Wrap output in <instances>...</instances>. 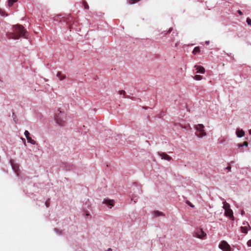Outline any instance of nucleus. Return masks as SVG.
<instances>
[{
  "mask_svg": "<svg viewBox=\"0 0 251 251\" xmlns=\"http://www.w3.org/2000/svg\"><path fill=\"white\" fill-rule=\"evenodd\" d=\"M13 28V32L7 35L9 39H18L20 37H23L26 32L25 29L21 25H15Z\"/></svg>",
  "mask_w": 251,
  "mask_h": 251,
  "instance_id": "1",
  "label": "nucleus"
},
{
  "mask_svg": "<svg viewBox=\"0 0 251 251\" xmlns=\"http://www.w3.org/2000/svg\"><path fill=\"white\" fill-rule=\"evenodd\" d=\"M195 128L196 130L195 134L197 136L202 138L206 135V133L204 130V126L202 124L196 125Z\"/></svg>",
  "mask_w": 251,
  "mask_h": 251,
  "instance_id": "2",
  "label": "nucleus"
},
{
  "mask_svg": "<svg viewBox=\"0 0 251 251\" xmlns=\"http://www.w3.org/2000/svg\"><path fill=\"white\" fill-rule=\"evenodd\" d=\"M61 112L60 110H58V113H55V120L56 123L59 126H64L65 124V121H64L61 116Z\"/></svg>",
  "mask_w": 251,
  "mask_h": 251,
  "instance_id": "3",
  "label": "nucleus"
},
{
  "mask_svg": "<svg viewBox=\"0 0 251 251\" xmlns=\"http://www.w3.org/2000/svg\"><path fill=\"white\" fill-rule=\"evenodd\" d=\"M219 247L223 251H231L229 245L225 241H222L219 244Z\"/></svg>",
  "mask_w": 251,
  "mask_h": 251,
  "instance_id": "4",
  "label": "nucleus"
},
{
  "mask_svg": "<svg viewBox=\"0 0 251 251\" xmlns=\"http://www.w3.org/2000/svg\"><path fill=\"white\" fill-rule=\"evenodd\" d=\"M195 234L196 237L200 239H203L206 236V234L203 231L201 228L197 229Z\"/></svg>",
  "mask_w": 251,
  "mask_h": 251,
  "instance_id": "5",
  "label": "nucleus"
},
{
  "mask_svg": "<svg viewBox=\"0 0 251 251\" xmlns=\"http://www.w3.org/2000/svg\"><path fill=\"white\" fill-rule=\"evenodd\" d=\"M159 155L161 156V159H164L168 161H170L172 157L164 152L159 153Z\"/></svg>",
  "mask_w": 251,
  "mask_h": 251,
  "instance_id": "6",
  "label": "nucleus"
},
{
  "mask_svg": "<svg viewBox=\"0 0 251 251\" xmlns=\"http://www.w3.org/2000/svg\"><path fill=\"white\" fill-rule=\"evenodd\" d=\"M195 68L197 70V73L204 74L205 72V69L202 66L195 65Z\"/></svg>",
  "mask_w": 251,
  "mask_h": 251,
  "instance_id": "7",
  "label": "nucleus"
},
{
  "mask_svg": "<svg viewBox=\"0 0 251 251\" xmlns=\"http://www.w3.org/2000/svg\"><path fill=\"white\" fill-rule=\"evenodd\" d=\"M225 215L226 216L229 217L231 219L233 220L234 217L233 212L231 209L228 210L227 209L226 211H225Z\"/></svg>",
  "mask_w": 251,
  "mask_h": 251,
  "instance_id": "8",
  "label": "nucleus"
},
{
  "mask_svg": "<svg viewBox=\"0 0 251 251\" xmlns=\"http://www.w3.org/2000/svg\"><path fill=\"white\" fill-rule=\"evenodd\" d=\"M103 202L106 204L111 206H113L114 201L112 200L109 199H104Z\"/></svg>",
  "mask_w": 251,
  "mask_h": 251,
  "instance_id": "9",
  "label": "nucleus"
},
{
  "mask_svg": "<svg viewBox=\"0 0 251 251\" xmlns=\"http://www.w3.org/2000/svg\"><path fill=\"white\" fill-rule=\"evenodd\" d=\"M236 133L237 136L238 137H242L245 134V132L242 129H241V130L237 129L236 132Z\"/></svg>",
  "mask_w": 251,
  "mask_h": 251,
  "instance_id": "10",
  "label": "nucleus"
},
{
  "mask_svg": "<svg viewBox=\"0 0 251 251\" xmlns=\"http://www.w3.org/2000/svg\"><path fill=\"white\" fill-rule=\"evenodd\" d=\"M56 76L59 78V79L60 80H62L66 78V75L64 74H62L60 72H57Z\"/></svg>",
  "mask_w": 251,
  "mask_h": 251,
  "instance_id": "11",
  "label": "nucleus"
},
{
  "mask_svg": "<svg viewBox=\"0 0 251 251\" xmlns=\"http://www.w3.org/2000/svg\"><path fill=\"white\" fill-rule=\"evenodd\" d=\"M223 208L225 209V211H226V210L230 209V205L229 203H227L226 202H224V205Z\"/></svg>",
  "mask_w": 251,
  "mask_h": 251,
  "instance_id": "12",
  "label": "nucleus"
},
{
  "mask_svg": "<svg viewBox=\"0 0 251 251\" xmlns=\"http://www.w3.org/2000/svg\"><path fill=\"white\" fill-rule=\"evenodd\" d=\"M241 231L243 233H247L248 231V226H241Z\"/></svg>",
  "mask_w": 251,
  "mask_h": 251,
  "instance_id": "13",
  "label": "nucleus"
},
{
  "mask_svg": "<svg viewBox=\"0 0 251 251\" xmlns=\"http://www.w3.org/2000/svg\"><path fill=\"white\" fill-rule=\"evenodd\" d=\"M200 52V49L199 47H196L193 51H192V53L193 54H196L197 53H199Z\"/></svg>",
  "mask_w": 251,
  "mask_h": 251,
  "instance_id": "14",
  "label": "nucleus"
},
{
  "mask_svg": "<svg viewBox=\"0 0 251 251\" xmlns=\"http://www.w3.org/2000/svg\"><path fill=\"white\" fill-rule=\"evenodd\" d=\"M27 142L32 145H35L36 144V141L33 140L30 137L26 138Z\"/></svg>",
  "mask_w": 251,
  "mask_h": 251,
  "instance_id": "15",
  "label": "nucleus"
},
{
  "mask_svg": "<svg viewBox=\"0 0 251 251\" xmlns=\"http://www.w3.org/2000/svg\"><path fill=\"white\" fill-rule=\"evenodd\" d=\"M154 214L155 216H164V214L163 212H160L158 211H155L154 212Z\"/></svg>",
  "mask_w": 251,
  "mask_h": 251,
  "instance_id": "16",
  "label": "nucleus"
},
{
  "mask_svg": "<svg viewBox=\"0 0 251 251\" xmlns=\"http://www.w3.org/2000/svg\"><path fill=\"white\" fill-rule=\"evenodd\" d=\"M140 0H127V2L130 4H133L139 2Z\"/></svg>",
  "mask_w": 251,
  "mask_h": 251,
  "instance_id": "17",
  "label": "nucleus"
},
{
  "mask_svg": "<svg viewBox=\"0 0 251 251\" xmlns=\"http://www.w3.org/2000/svg\"><path fill=\"white\" fill-rule=\"evenodd\" d=\"M118 93L120 95H123L124 96V98H129L128 96H125L126 92L124 90H120V91H119Z\"/></svg>",
  "mask_w": 251,
  "mask_h": 251,
  "instance_id": "18",
  "label": "nucleus"
},
{
  "mask_svg": "<svg viewBox=\"0 0 251 251\" xmlns=\"http://www.w3.org/2000/svg\"><path fill=\"white\" fill-rule=\"evenodd\" d=\"M18 0H9L8 1V6H12L13 4L17 1Z\"/></svg>",
  "mask_w": 251,
  "mask_h": 251,
  "instance_id": "19",
  "label": "nucleus"
},
{
  "mask_svg": "<svg viewBox=\"0 0 251 251\" xmlns=\"http://www.w3.org/2000/svg\"><path fill=\"white\" fill-rule=\"evenodd\" d=\"M82 3L84 6V9H89V5L87 4L86 1H85V0H83Z\"/></svg>",
  "mask_w": 251,
  "mask_h": 251,
  "instance_id": "20",
  "label": "nucleus"
},
{
  "mask_svg": "<svg viewBox=\"0 0 251 251\" xmlns=\"http://www.w3.org/2000/svg\"><path fill=\"white\" fill-rule=\"evenodd\" d=\"M248 146V142L247 141H245L243 142V144H239L238 145V146L240 148V147H242L243 146H246V147H247Z\"/></svg>",
  "mask_w": 251,
  "mask_h": 251,
  "instance_id": "21",
  "label": "nucleus"
},
{
  "mask_svg": "<svg viewBox=\"0 0 251 251\" xmlns=\"http://www.w3.org/2000/svg\"><path fill=\"white\" fill-rule=\"evenodd\" d=\"M194 78L197 80H200L202 79V76L201 75H197L194 77Z\"/></svg>",
  "mask_w": 251,
  "mask_h": 251,
  "instance_id": "22",
  "label": "nucleus"
},
{
  "mask_svg": "<svg viewBox=\"0 0 251 251\" xmlns=\"http://www.w3.org/2000/svg\"><path fill=\"white\" fill-rule=\"evenodd\" d=\"M24 134L26 138L30 137V133L27 130L25 131Z\"/></svg>",
  "mask_w": 251,
  "mask_h": 251,
  "instance_id": "23",
  "label": "nucleus"
},
{
  "mask_svg": "<svg viewBox=\"0 0 251 251\" xmlns=\"http://www.w3.org/2000/svg\"><path fill=\"white\" fill-rule=\"evenodd\" d=\"M13 168L15 170L16 173L17 175H18V166L16 167V165H13Z\"/></svg>",
  "mask_w": 251,
  "mask_h": 251,
  "instance_id": "24",
  "label": "nucleus"
},
{
  "mask_svg": "<svg viewBox=\"0 0 251 251\" xmlns=\"http://www.w3.org/2000/svg\"><path fill=\"white\" fill-rule=\"evenodd\" d=\"M247 23L249 25H251V19L249 18H248L247 19Z\"/></svg>",
  "mask_w": 251,
  "mask_h": 251,
  "instance_id": "25",
  "label": "nucleus"
},
{
  "mask_svg": "<svg viewBox=\"0 0 251 251\" xmlns=\"http://www.w3.org/2000/svg\"><path fill=\"white\" fill-rule=\"evenodd\" d=\"M0 14L1 15V16H5V12L4 11L2 10H0Z\"/></svg>",
  "mask_w": 251,
  "mask_h": 251,
  "instance_id": "26",
  "label": "nucleus"
},
{
  "mask_svg": "<svg viewBox=\"0 0 251 251\" xmlns=\"http://www.w3.org/2000/svg\"><path fill=\"white\" fill-rule=\"evenodd\" d=\"M186 203L191 207H193L194 206L189 201H187Z\"/></svg>",
  "mask_w": 251,
  "mask_h": 251,
  "instance_id": "27",
  "label": "nucleus"
},
{
  "mask_svg": "<svg viewBox=\"0 0 251 251\" xmlns=\"http://www.w3.org/2000/svg\"><path fill=\"white\" fill-rule=\"evenodd\" d=\"M45 204H46V206H47V207H49V205H50V202L49 201H47L45 202Z\"/></svg>",
  "mask_w": 251,
  "mask_h": 251,
  "instance_id": "28",
  "label": "nucleus"
},
{
  "mask_svg": "<svg viewBox=\"0 0 251 251\" xmlns=\"http://www.w3.org/2000/svg\"><path fill=\"white\" fill-rule=\"evenodd\" d=\"M247 245L249 247H251V239L248 241Z\"/></svg>",
  "mask_w": 251,
  "mask_h": 251,
  "instance_id": "29",
  "label": "nucleus"
},
{
  "mask_svg": "<svg viewBox=\"0 0 251 251\" xmlns=\"http://www.w3.org/2000/svg\"><path fill=\"white\" fill-rule=\"evenodd\" d=\"M172 30H173V28L170 27L168 31V33H170Z\"/></svg>",
  "mask_w": 251,
  "mask_h": 251,
  "instance_id": "30",
  "label": "nucleus"
},
{
  "mask_svg": "<svg viewBox=\"0 0 251 251\" xmlns=\"http://www.w3.org/2000/svg\"><path fill=\"white\" fill-rule=\"evenodd\" d=\"M22 140H23L24 143V145L25 146H26V143H25V138H22Z\"/></svg>",
  "mask_w": 251,
  "mask_h": 251,
  "instance_id": "31",
  "label": "nucleus"
},
{
  "mask_svg": "<svg viewBox=\"0 0 251 251\" xmlns=\"http://www.w3.org/2000/svg\"><path fill=\"white\" fill-rule=\"evenodd\" d=\"M226 169L228 170L229 171H231V167L230 166H227Z\"/></svg>",
  "mask_w": 251,
  "mask_h": 251,
  "instance_id": "32",
  "label": "nucleus"
},
{
  "mask_svg": "<svg viewBox=\"0 0 251 251\" xmlns=\"http://www.w3.org/2000/svg\"><path fill=\"white\" fill-rule=\"evenodd\" d=\"M238 13H239V15H242L243 14V13L241 11H240V10H238Z\"/></svg>",
  "mask_w": 251,
  "mask_h": 251,
  "instance_id": "33",
  "label": "nucleus"
},
{
  "mask_svg": "<svg viewBox=\"0 0 251 251\" xmlns=\"http://www.w3.org/2000/svg\"><path fill=\"white\" fill-rule=\"evenodd\" d=\"M107 251H112V249H110V248H109V249L107 250Z\"/></svg>",
  "mask_w": 251,
  "mask_h": 251,
  "instance_id": "34",
  "label": "nucleus"
},
{
  "mask_svg": "<svg viewBox=\"0 0 251 251\" xmlns=\"http://www.w3.org/2000/svg\"><path fill=\"white\" fill-rule=\"evenodd\" d=\"M249 133L250 135H251V129L249 130Z\"/></svg>",
  "mask_w": 251,
  "mask_h": 251,
  "instance_id": "35",
  "label": "nucleus"
},
{
  "mask_svg": "<svg viewBox=\"0 0 251 251\" xmlns=\"http://www.w3.org/2000/svg\"><path fill=\"white\" fill-rule=\"evenodd\" d=\"M244 213V212L243 211H242V214H243Z\"/></svg>",
  "mask_w": 251,
  "mask_h": 251,
  "instance_id": "36",
  "label": "nucleus"
}]
</instances>
